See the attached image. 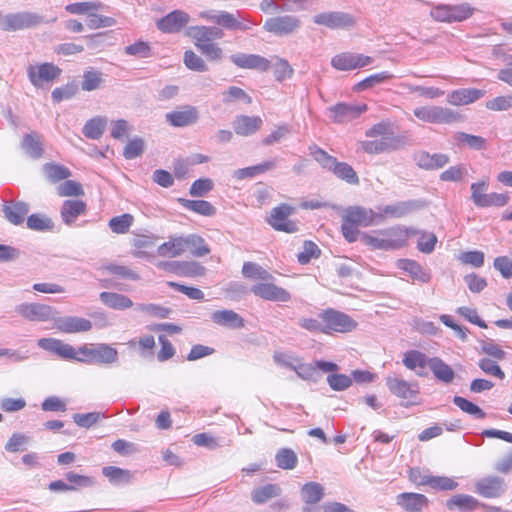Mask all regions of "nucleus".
<instances>
[{
  "label": "nucleus",
  "instance_id": "64",
  "mask_svg": "<svg viewBox=\"0 0 512 512\" xmlns=\"http://www.w3.org/2000/svg\"><path fill=\"white\" fill-rule=\"evenodd\" d=\"M184 64L188 69L193 71L206 72L208 70L205 61L192 50H188L184 53Z\"/></svg>",
  "mask_w": 512,
  "mask_h": 512
},
{
  "label": "nucleus",
  "instance_id": "12",
  "mask_svg": "<svg viewBox=\"0 0 512 512\" xmlns=\"http://www.w3.org/2000/svg\"><path fill=\"white\" fill-rule=\"evenodd\" d=\"M472 14V9L468 5H439L431 10V16L442 22L462 21Z\"/></svg>",
  "mask_w": 512,
  "mask_h": 512
},
{
  "label": "nucleus",
  "instance_id": "22",
  "mask_svg": "<svg viewBox=\"0 0 512 512\" xmlns=\"http://www.w3.org/2000/svg\"><path fill=\"white\" fill-rule=\"evenodd\" d=\"M198 110L193 106H185L180 110L166 113V121L174 127H185L198 121Z\"/></svg>",
  "mask_w": 512,
  "mask_h": 512
},
{
  "label": "nucleus",
  "instance_id": "47",
  "mask_svg": "<svg viewBox=\"0 0 512 512\" xmlns=\"http://www.w3.org/2000/svg\"><path fill=\"white\" fill-rule=\"evenodd\" d=\"M184 240L185 249H189L194 256L203 257L210 253V248L201 236L197 234H190L187 237H184Z\"/></svg>",
  "mask_w": 512,
  "mask_h": 512
},
{
  "label": "nucleus",
  "instance_id": "3",
  "mask_svg": "<svg viewBox=\"0 0 512 512\" xmlns=\"http://www.w3.org/2000/svg\"><path fill=\"white\" fill-rule=\"evenodd\" d=\"M413 113L419 120L433 124H452L463 120L458 112L441 106H421Z\"/></svg>",
  "mask_w": 512,
  "mask_h": 512
},
{
  "label": "nucleus",
  "instance_id": "39",
  "mask_svg": "<svg viewBox=\"0 0 512 512\" xmlns=\"http://www.w3.org/2000/svg\"><path fill=\"white\" fill-rule=\"evenodd\" d=\"M417 205L414 201H403L395 204L386 205L381 208L382 220L384 217L401 218L416 209Z\"/></svg>",
  "mask_w": 512,
  "mask_h": 512
},
{
  "label": "nucleus",
  "instance_id": "63",
  "mask_svg": "<svg viewBox=\"0 0 512 512\" xmlns=\"http://www.w3.org/2000/svg\"><path fill=\"white\" fill-rule=\"evenodd\" d=\"M455 139L460 144H466L472 149L482 150L485 148L486 140L483 137L459 132L455 135Z\"/></svg>",
  "mask_w": 512,
  "mask_h": 512
},
{
  "label": "nucleus",
  "instance_id": "23",
  "mask_svg": "<svg viewBox=\"0 0 512 512\" xmlns=\"http://www.w3.org/2000/svg\"><path fill=\"white\" fill-rule=\"evenodd\" d=\"M417 230L414 228L395 225L387 229H382L385 239L395 244V250L401 249L408 245L410 237L414 236Z\"/></svg>",
  "mask_w": 512,
  "mask_h": 512
},
{
  "label": "nucleus",
  "instance_id": "37",
  "mask_svg": "<svg viewBox=\"0 0 512 512\" xmlns=\"http://www.w3.org/2000/svg\"><path fill=\"white\" fill-rule=\"evenodd\" d=\"M428 367L438 380L444 383H451L453 381L455 373L453 369L442 359L438 357L430 358L428 361Z\"/></svg>",
  "mask_w": 512,
  "mask_h": 512
},
{
  "label": "nucleus",
  "instance_id": "56",
  "mask_svg": "<svg viewBox=\"0 0 512 512\" xmlns=\"http://www.w3.org/2000/svg\"><path fill=\"white\" fill-rule=\"evenodd\" d=\"M453 403L463 412L472 415L477 419H483L486 416L485 412L479 406L463 397L455 396L453 398Z\"/></svg>",
  "mask_w": 512,
  "mask_h": 512
},
{
  "label": "nucleus",
  "instance_id": "21",
  "mask_svg": "<svg viewBox=\"0 0 512 512\" xmlns=\"http://www.w3.org/2000/svg\"><path fill=\"white\" fill-rule=\"evenodd\" d=\"M37 344L41 349L54 353L63 359L74 360L76 357L75 348L60 339L41 338L38 340Z\"/></svg>",
  "mask_w": 512,
  "mask_h": 512
},
{
  "label": "nucleus",
  "instance_id": "43",
  "mask_svg": "<svg viewBox=\"0 0 512 512\" xmlns=\"http://www.w3.org/2000/svg\"><path fill=\"white\" fill-rule=\"evenodd\" d=\"M276 167V161L270 160L258 165L238 169L234 172V178L242 180L245 178H253L261 173L272 170Z\"/></svg>",
  "mask_w": 512,
  "mask_h": 512
},
{
  "label": "nucleus",
  "instance_id": "2",
  "mask_svg": "<svg viewBox=\"0 0 512 512\" xmlns=\"http://www.w3.org/2000/svg\"><path fill=\"white\" fill-rule=\"evenodd\" d=\"M75 361L81 363L113 364L118 361V351L106 343L84 344L75 348Z\"/></svg>",
  "mask_w": 512,
  "mask_h": 512
},
{
  "label": "nucleus",
  "instance_id": "59",
  "mask_svg": "<svg viewBox=\"0 0 512 512\" xmlns=\"http://www.w3.org/2000/svg\"><path fill=\"white\" fill-rule=\"evenodd\" d=\"M196 48L210 61H220L223 57V50L214 43H195Z\"/></svg>",
  "mask_w": 512,
  "mask_h": 512
},
{
  "label": "nucleus",
  "instance_id": "51",
  "mask_svg": "<svg viewBox=\"0 0 512 512\" xmlns=\"http://www.w3.org/2000/svg\"><path fill=\"white\" fill-rule=\"evenodd\" d=\"M102 473L109 479L111 483H127L131 480L132 474L129 470L121 469L115 466H106L102 469Z\"/></svg>",
  "mask_w": 512,
  "mask_h": 512
},
{
  "label": "nucleus",
  "instance_id": "15",
  "mask_svg": "<svg viewBox=\"0 0 512 512\" xmlns=\"http://www.w3.org/2000/svg\"><path fill=\"white\" fill-rule=\"evenodd\" d=\"M92 322L78 316H60L54 319V328L62 333L73 334L87 332L92 329Z\"/></svg>",
  "mask_w": 512,
  "mask_h": 512
},
{
  "label": "nucleus",
  "instance_id": "55",
  "mask_svg": "<svg viewBox=\"0 0 512 512\" xmlns=\"http://www.w3.org/2000/svg\"><path fill=\"white\" fill-rule=\"evenodd\" d=\"M418 235L417 248L420 252L430 254L433 252L437 243V237L434 233L417 230Z\"/></svg>",
  "mask_w": 512,
  "mask_h": 512
},
{
  "label": "nucleus",
  "instance_id": "4",
  "mask_svg": "<svg viewBox=\"0 0 512 512\" xmlns=\"http://www.w3.org/2000/svg\"><path fill=\"white\" fill-rule=\"evenodd\" d=\"M43 22L41 15L30 11L2 14L1 30L5 32H16L35 28Z\"/></svg>",
  "mask_w": 512,
  "mask_h": 512
},
{
  "label": "nucleus",
  "instance_id": "17",
  "mask_svg": "<svg viewBox=\"0 0 512 512\" xmlns=\"http://www.w3.org/2000/svg\"><path fill=\"white\" fill-rule=\"evenodd\" d=\"M230 60L237 67L265 72L270 69L271 63L268 59L257 54L237 53L230 56Z\"/></svg>",
  "mask_w": 512,
  "mask_h": 512
},
{
  "label": "nucleus",
  "instance_id": "31",
  "mask_svg": "<svg viewBox=\"0 0 512 512\" xmlns=\"http://www.w3.org/2000/svg\"><path fill=\"white\" fill-rule=\"evenodd\" d=\"M185 251V240L182 236H170L166 242L157 248L158 255L167 258L178 257Z\"/></svg>",
  "mask_w": 512,
  "mask_h": 512
},
{
  "label": "nucleus",
  "instance_id": "25",
  "mask_svg": "<svg viewBox=\"0 0 512 512\" xmlns=\"http://www.w3.org/2000/svg\"><path fill=\"white\" fill-rule=\"evenodd\" d=\"M259 116L239 115L234 119L232 126L237 135L249 136L256 133L262 126Z\"/></svg>",
  "mask_w": 512,
  "mask_h": 512
},
{
  "label": "nucleus",
  "instance_id": "30",
  "mask_svg": "<svg viewBox=\"0 0 512 512\" xmlns=\"http://www.w3.org/2000/svg\"><path fill=\"white\" fill-rule=\"evenodd\" d=\"M397 267L411 276L414 280L428 283L431 279L429 270L424 269L418 262L411 259H399Z\"/></svg>",
  "mask_w": 512,
  "mask_h": 512
},
{
  "label": "nucleus",
  "instance_id": "35",
  "mask_svg": "<svg viewBox=\"0 0 512 512\" xmlns=\"http://www.w3.org/2000/svg\"><path fill=\"white\" fill-rule=\"evenodd\" d=\"M360 240L364 245L370 247L372 250H395V244L385 239L382 234V229L375 231L374 234L362 233Z\"/></svg>",
  "mask_w": 512,
  "mask_h": 512
},
{
  "label": "nucleus",
  "instance_id": "13",
  "mask_svg": "<svg viewBox=\"0 0 512 512\" xmlns=\"http://www.w3.org/2000/svg\"><path fill=\"white\" fill-rule=\"evenodd\" d=\"M322 319L325 324L324 331L345 333L352 331L357 325L348 315L334 310L324 312Z\"/></svg>",
  "mask_w": 512,
  "mask_h": 512
},
{
  "label": "nucleus",
  "instance_id": "32",
  "mask_svg": "<svg viewBox=\"0 0 512 512\" xmlns=\"http://www.w3.org/2000/svg\"><path fill=\"white\" fill-rule=\"evenodd\" d=\"M2 211L7 221L13 225H19L23 223L25 216L29 212V206L24 202H6L3 205Z\"/></svg>",
  "mask_w": 512,
  "mask_h": 512
},
{
  "label": "nucleus",
  "instance_id": "49",
  "mask_svg": "<svg viewBox=\"0 0 512 512\" xmlns=\"http://www.w3.org/2000/svg\"><path fill=\"white\" fill-rule=\"evenodd\" d=\"M392 78V74H390L388 71H382L376 74H372L362 81L358 82L354 86V90L357 92L367 90L369 88H372L376 85H379L389 79Z\"/></svg>",
  "mask_w": 512,
  "mask_h": 512
},
{
  "label": "nucleus",
  "instance_id": "19",
  "mask_svg": "<svg viewBox=\"0 0 512 512\" xmlns=\"http://www.w3.org/2000/svg\"><path fill=\"white\" fill-rule=\"evenodd\" d=\"M386 385L389 391L402 399H412L419 393L417 383H410L396 375H389L386 378Z\"/></svg>",
  "mask_w": 512,
  "mask_h": 512
},
{
  "label": "nucleus",
  "instance_id": "6",
  "mask_svg": "<svg viewBox=\"0 0 512 512\" xmlns=\"http://www.w3.org/2000/svg\"><path fill=\"white\" fill-rule=\"evenodd\" d=\"M295 211V207L289 204H281L271 210L267 221L275 230L295 233L298 231L297 223L289 220V216L293 215Z\"/></svg>",
  "mask_w": 512,
  "mask_h": 512
},
{
  "label": "nucleus",
  "instance_id": "5",
  "mask_svg": "<svg viewBox=\"0 0 512 512\" xmlns=\"http://www.w3.org/2000/svg\"><path fill=\"white\" fill-rule=\"evenodd\" d=\"M15 312L31 322H46L55 319L57 311L50 305L24 302L15 306Z\"/></svg>",
  "mask_w": 512,
  "mask_h": 512
},
{
  "label": "nucleus",
  "instance_id": "29",
  "mask_svg": "<svg viewBox=\"0 0 512 512\" xmlns=\"http://www.w3.org/2000/svg\"><path fill=\"white\" fill-rule=\"evenodd\" d=\"M481 505L478 499L467 494H456L446 501V507L450 511L471 512Z\"/></svg>",
  "mask_w": 512,
  "mask_h": 512
},
{
  "label": "nucleus",
  "instance_id": "28",
  "mask_svg": "<svg viewBox=\"0 0 512 512\" xmlns=\"http://www.w3.org/2000/svg\"><path fill=\"white\" fill-rule=\"evenodd\" d=\"M429 359L418 350H409L404 353L403 365L416 373L418 376H424L425 368L428 366Z\"/></svg>",
  "mask_w": 512,
  "mask_h": 512
},
{
  "label": "nucleus",
  "instance_id": "16",
  "mask_svg": "<svg viewBox=\"0 0 512 512\" xmlns=\"http://www.w3.org/2000/svg\"><path fill=\"white\" fill-rule=\"evenodd\" d=\"M367 111L366 104L339 103L329 108L330 117L338 123H345L358 118Z\"/></svg>",
  "mask_w": 512,
  "mask_h": 512
},
{
  "label": "nucleus",
  "instance_id": "34",
  "mask_svg": "<svg viewBox=\"0 0 512 512\" xmlns=\"http://www.w3.org/2000/svg\"><path fill=\"white\" fill-rule=\"evenodd\" d=\"M214 323L230 328L244 327L243 318L233 310H218L211 314Z\"/></svg>",
  "mask_w": 512,
  "mask_h": 512
},
{
  "label": "nucleus",
  "instance_id": "57",
  "mask_svg": "<svg viewBox=\"0 0 512 512\" xmlns=\"http://www.w3.org/2000/svg\"><path fill=\"white\" fill-rule=\"evenodd\" d=\"M136 310L139 312L148 314L149 316L160 318V319L167 318L169 316V314L171 313L170 308H167V307H164V306H161L158 304H153V303L137 304Z\"/></svg>",
  "mask_w": 512,
  "mask_h": 512
},
{
  "label": "nucleus",
  "instance_id": "14",
  "mask_svg": "<svg viewBox=\"0 0 512 512\" xmlns=\"http://www.w3.org/2000/svg\"><path fill=\"white\" fill-rule=\"evenodd\" d=\"M300 27V20L291 15L269 18L264 23V29L275 35H287Z\"/></svg>",
  "mask_w": 512,
  "mask_h": 512
},
{
  "label": "nucleus",
  "instance_id": "9",
  "mask_svg": "<svg viewBox=\"0 0 512 512\" xmlns=\"http://www.w3.org/2000/svg\"><path fill=\"white\" fill-rule=\"evenodd\" d=\"M373 61L372 57L364 54L342 52L332 57L331 66L338 71H350L369 66Z\"/></svg>",
  "mask_w": 512,
  "mask_h": 512
},
{
  "label": "nucleus",
  "instance_id": "62",
  "mask_svg": "<svg viewBox=\"0 0 512 512\" xmlns=\"http://www.w3.org/2000/svg\"><path fill=\"white\" fill-rule=\"evenodd\" d=\"M481 352L486 355L485 358L501 361L506 358V352L494 341L488 340L481 343Z\"/></svg>",
  "mask_w": 512,
  "mask_h": 512
},
{
  "label": "nucleus",
  "instance_id": "42",
  "mask_svg": "<svg viewBox=\"0 0 512 512\" xmlns=\"http://www.w3.org/2000/svg\"><path fill=\"white\" fill-rule=\"evenodd\" d=\"M21 146L25 153L34 159L40 158L43 154L41 137L37 133L25 135Z\"/></svg>",
  "mask_w": 512,
  "mask_h": 512
},
{
  "label": "nucleus",
  "instance_id": "61",
  "mask_svg": "<svg viewBox=\"0 0 512 512\" xmlns=\"http://www.w3.org/2000/svg\"><path fill=\"white\" fill-rule=\"evenodd\" d=\"M497 362V360L482 357L478 361V366L485 374L497 377L502 380L505 378V373Z\"/></svg>",
  "mask_w": 512,
  "mask_h": 512
},
{
  "label": "nucleus",
  "instance_id": "54",
  "mask_svg": "<svg viewBox=\"0 0 512 512\" xmlns=\"http://www.w3.org/2000/svg\"><path fill=\"white\" fill-rule=\"evenodd\" d=\"M133 216L125 213L110 219L109 228L116 234H125L133 224Z\"/></svg>",
  "mask_w": 512,
  "mask_h": 512
},
{
  "label": "nucleus",
  "instance_id": "18",
  "mask_svg": "<svg viewBox=\"0 0 512 512\" xmlns=\"http://www.w3.org/2000/svg\"><path fill=\"white\" fill-rule=\"evenodd\" d=\"M254 295L269 301L288 302L291 299L290 293L273 283H258L252 286Z\"/></svg>",
  "mask_w": 512,
  "mask_h": 512
},
{
  "label": "nucleus",
  "instance_id": "24",
  "mask_svg": "<svg viewBox=\"0 0 512 512\" xmlns=\"http://www.w3.org/2000/svg\"><path fill=\"white\" fill-rule=\"evenodd\" d=\"M485 91L475 88H461L451 91L447 95V101L451 105H468L484 97Z\"/></svg>",
  "mask_w": 512,
  "mask_h": 512
},
{
  "label": "nucleus",
  "instance_id": "10",
  "mask_svg": "<svg viewBox=\"0 0 512 512\" xmlns=\"http://www.w3.org/2000/svg\"><path fill=\"white\" fill-rule=\"evenodd\" d=\"M342 219L357 226L368 227L382 221V215L365 207L350 206L343 211Z\"/></svg>",
  "mask_w": 512,
  "mask_h": 512
},
{
  "label": "nucleus",
  "instance_id": "58",
  "mask_svg": "<svg viewBox=\"0 0 512 512\" xmlns=\"http://www.w3.org/2000/svg\"><path fill=\"white\" fill-rule=\"evenodd\" d=\"M44 172L47 178L53 182L67 179L71 174L67 167L54 163L45 164Z\"/></svg>",
  "mask_w": 512,
  "mask_h": 512
},
{
  "label": "nucleus",
  "instance_id": "50",
  "mask_svg": "<svg viewBox=\"0 0 512 512\" xmlns=\"http://www.w3.org/2000/svg\"><path fill=\"white\" fill-rule=\"evenodd\" d=\"M331 171L340 179L345 180L349 184H358L359 178L354 169L345 162H335Z\"/></svg>",
  "mask_w": 512,
  "mask_h": 512
},
{
  "label": "nucleus",
  "instance_id": "40",
  "mask_svg": "<svg viewBox=\"0 0 512 512\" xmlns=\"http://www.w3.org/2000/svg\"><path fill=\"white\" fill-rule=\"evenodd\" d=\"M281 494V488L277 484H266L257 487L251 492V499L255 504H263L268 500L278 497Z\"/></svg>",
  "mask_w": 512,
  "mask_h": 512
},
{
  "label": "nucleus",
  "instance_id": "26",
  "mask_svg": "<svg viewBox=\"0 0 512 512\" xmlns=\"http://www.w3.org/2000/svg\"><path fill=\"white\" fill-rule=\"evenodd\" d=\"M187 35L195 40V43H209L221 39L224 36L222 29L218 27L191 26Z\"/></svg>",
  "mask_w": 512,
  "mask_h": 512
},
{
  "label": "nucleus",
  "instance_id": "60",
  "mask_svg": "<svg viewBox=\"0 0 512 512\" xmlns=\"http://www.w3.org/2000/svg\"><path fill=\"white\" fill-rule=\"evenodd\" d=\"M309 151L311 156L325 169L331 171L332 167L335 165L337 159L331 155H329L326 151L319 148L316 145L310 146Z\"/></svg>",
  "mask_w": 512,
  "mask_h": 512
},
{
  "label": "nucleus",
  "instance_id": "53",
  "mask_svg": "<svg viewBox=\"0 0 512 512\" xmlns=\"http://www.w3.org/2000/svg\"><path fill=\"white\" fill-rule=\"evenodd\" d=\"M275 460L279 468L291 470L296 466L298 458L293 450L282 448L277 452Z\"/></svg>",
  "mask_w": 512,
  "mask_h": 512
},
{
  "label": "nucleus",
  "instance_id": "7",
  "mask_svg": "<svg viewBox=\"0 0 512 512\" xmlns=\"http://www.w3.org/2000/svg\"><path fill=\"white\" fill-rule=\"evenodd\" d=\"M61 74V69L53 63L29 65L27 76L31 84L37 88L53 82Z\"/></svg>",
  "mask_w": 512,
  "mask_h": 512
},
{
  "label": "nucleus",
  "instance_id": "33",
  "mask_svg": "<svg viewBox=\"0 0 512 512\" xmlns=\"http://www.w3.org/2000/svg\"><path fill=\"white\" fill-rule=\"evenodd\" d=\"M86 204L81 200H66L61 208V218L67 225L75 222L78 216L84 214Z\"/></svg>",
  "mask_w": 512,
  "mask_h": 512
},
{
  "label": "nucleus",
  "instance_id": "20",
  "mask_svg": "<svg viewBox=\"0 0 512 512\" xmlns=\"http://www.w3.org/2000/svg\"><path fill=\"white\" fill-rule=\"evenodd\" d=\"M190 21V16L182 11L175 10L157 21V28L165 33H177Z\"/></svg>",
  "mask_w": 512,
  "mask_h": 512
},
{
  "label": "nucleus",
  "instance_id": "52",
  "mask_svg": "<svg viewBox=\"0 0 512 512\" xmlns=\"http://www.w3.org/2000/svg\"><path fill=\"white\" fill-rule=\"evenodd\" d=\"M242 274L244 277L250 279H260L266 281L272 279V275L267 270L254 262H245L242 267Z\"/></svg>",
  "mask_w": 512,
  "mask_h": 512
},
{
  "label": "nucleus",
  "instance_id": "11",
  "mask_svg": "<svg viewBox=\"0 0 512 512\" xmlns=\"http://www.w3.org/2000/svg\"><path fill=\"white\" fill-rule=\"evenodd\" d=\"M475 492L488 499L501 497L507 490L503 478L498 476H486L477 480L474 484Z\"/></svg>",
  "mask_w": 512,
  "mask_h": 512
},
{
  "label": "nucleus",
  "instance_id": "38",
  "mask_svg": "<svg viewBox=\"0 0 512 512\" xmlns=\"http://www.w3.org/2000/svg\"><path fill=\"white\" fill-rule=\"evenodd\" d=\"M449 162V157L446 154L435 153L429 154L427 152H420L417 156V163L424 169H440Z\"/></svg>",
  "mask_w": 512,
  "mask_h": 512
},
{
  "label": "nucleus",
  "instance_id": "36",
  "mask_svg": "<svg viewBox=\"0 0 512 512\" xmlns=\"http://www.w3.org/2000/svg\"><path fill=\"white\" fill-rule=\"evenodd\" d=\"M99 298L103 304L115 310H126L133 306L129 297L115 292H102Z\"/></svg>",
  "mask_w": 512,
  "mask_h": 512
},
{
  "label": "nucleus",
  "instance_id": "27",
  "mask_svg": "<svg viewBox=\"0 0 512 512\" xmlns=\"http://www.w3.org/2000/svg\"><path fill=\"white\" fill-rule=\"evenodd\" d=\"M397 504L408 512H420L428 505V499L423 494L405 492L397 496Z\"/></svg>",
  "mask_w": 512,
  "mask_h": 512
},
{
  "label": "nucleus",
  "instance_id": "44",
  "mask_svg": "<svg viewBox=\"0 0 512 512\" xmlns=\"http://www.w3.org/2000/svg\"><path fill=\"white\" fill-rule=\"evenodd\" d=\"M107 118L98 116L88 120L83 127V134L89 139H99L107 125Z\"/></svg>",
  "mask_w": 512,
  "mask_h": 512
},
{
  "label": "nucleus",
  "instance_id": "48",
  "mask_svg": "<svg viewBox=\"0 0 512 512\" xmlns=\"http://www.w3.org/2000/svg\"><path fill=\"white\" fill-rule=\"evenodd\" d=\"M301 495L304 502L315 504L323 498L324 488L317 482H309L302 487Z\"/></svg>",
  "mask_w": 512,
  "mask_h": 512
},
{
  "label": "nucleus",
  "instance_id": "8",
  "mask_svg": "<svg viewBox=\"0 0 512 512\" xmlns=\"http://www.w3.org/2000/svg\"><path fill=\"white\" fill-rule=\"evenodd\" d=\"M313 21L317 25L325 26L328 29H351L355 25L354 17L342 11H329L314 16Z\"/></svg>",
  "mask_w": 512,
  "mask_h": 512
},
{
  "label": "nucleus",
  "instance_id": "1",
  "mask_svg": "<svg viewBox=\"0 0 512 512\" xmlns=\"http://www.w3.org/2000/svg\"><path fill=\"white\" fill-rule=\"evenodd\" d=\"M365 135L371 139L361 141L359 145L364 152L371 155L396 150L401 143L388 122L375 124L366 131Z\"/></svg>",
  "mask_w": 512,
  "mask_h": 512
},
{
  "label": "nucleus",
  "instance_id": "41",
  "mask_svg": "<svg viewBox=\"0 0 512 512\" xmlns=\"http://www.w3.org/2000/svg\"><path fill=\"white\" fill-rule=\"evenodd\" d=\"M179 202L184 208L203 216L210 217L216 214L215 207L205 200H188L180 198Z\"/></svg>",
  "mask_w": 512,
  "mask_h": 512
},
{
  "label": "nucleus",
  "instance_id": "46",
  "mask_svg": "<svg viewBox=\"0 0 512 512\" xmlns=\"http://www.w3.org/2000/svg\"><path fill=\"white\" fill-rule=\"evenodd\" d=\"M219 17L220 18L217 19V24L229 30L246 31L252 26V23L249 21L242 22L234 14L226 11H220Z\"/></svg>",
  "mask_w": 512,
  "mask_h": 512
},
{
  "label": "nucleus",
  "instance_id": "45",
  "mask_svg": "<svg viewBox=\"0 0 512 512\" xmlns=\"http://www.w3.org/2000/svg\"><path fill=\"white\" fill-rule=\"evenodd\" d=\"M104 4L100 1H86V2H76L71 3L65 6V10L74 15H86L87 17L92 13V11H100L103 10Z\"/></svg>",
  "mask_w": 512,
  "mask_h": 512
}]
</instances>
